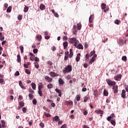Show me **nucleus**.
<instances>
[{
	"instance_id": "1",
	"label": "nucleus",
	"mask_w": 128,
	"mask_h": 128,
	"mask_svg": "<svg viewBox=\"0 0 128 128\" xmlns=\"http://www.w3.org/2000/svg\"><path fill=\"white\" fill-rule=\"evenodd\" d=\"M72 70V67L71 66L68 65L66 68H65L64 70H62L64 74H66V72H70Z\"/></svg>"
},
{
	"instance_id": "2",
	"label": "nucleus",
	"mask_w": 128,
	"mask_h": 128,
	"mask_svg": "<svg viewBox=\"0 0 128 128\" xmlns=\"http://www.w3.org/2000/svg\"><path fill=\"white\" fill-rule=\"evenodd\" d=\"M106 82H107L108 84L110 86H116V82L114 81H112V80L108 78L106 79Z\"/></svg>"
},
{
	"instance_id": "3",
	"label": "nucleus",
	"mask_w": 128,
	"mask_h": 128,
	"mask_svg": "<svg viewBox=\"0 0 128 128\" xmlns=\"http://www.w3.org/2000/svg\"><path fill=\"white\" fill-rule=\"evenodd\" d=\"M112 90H114V94H118V86L114 85L112 86Z\"/></svg>"
},
{
	"instance_id": "4",
	"label": "nucleus",
	"mask_w": 128,
	"mask_h": 128,
	"mask_svg": "<svg viewBox=\"0 0 128 128\" xmlns=\"http://www.w3.org/2000/svg\"><path fill=\"white\" fill-rule=\"evenodd\" d=\"M49 74L50 76H52V78H54L56 76H60L58 74H56L54 72H50Z\"/></svg>"
},
{
	"instance_id": "5",
	"label": "nucleus",
	"mask_w": 128,
	"mask_h": 128,
	"mask_svg": "<svg viewBox=\"0 0 128 128\" xmlns=\"http://www.w3.org/2000/svg\"><path fill=\"white\" fill-rule=\"evenodd\" d=\"M44 78L46 80H47V82H52V78H50L48 76H46Z\"/></svg>"
},
{
	"instance_id": "6",
	"label": "nucleus",
	"mask_w": 128,
	"mask_h": 128,
	"mask_svg": "<svg viewBox=\"0 0 128 128\" xmlns=\"http://www.w3.org/2000/svg\"><path fill=\"white\" fill-rule=\"evenodd\" d=\"M69 42L70 44H74L76 41V38H69Z\"/></svg>"
},
{
	"instance_id": "7",
	"label": "nucleus",
	"mask_w": 128,
	"mask_h": 128,
	"mask_svg": "<svg viewBox=\"0 0 128 128\" xmlns=\"http://www.w3.org/2000/svg\"><path fill=\"white\" fill-rule=\"evenodd\" d=\"M55 91L56 92H58V96L62 97V90L56 88L55 89Z\"/></svg>"
},
{
	"instance_id": "8",
	"label": "nucleus",
	"mask_w": 128,
	"mask_h": 128,
	"mask_svg": "<svg viewBox=\"0 0 128 128\" xmlns=\"http://www.w3.org/2000/svg\"><path fill=\"white\" fill-rule=\"evenodd\" d=\"M74 102L72 101H66L64 102L65 106H70L73 104Z\"/></svg>"
},
{
	"instance_id": "9",
	"label": "nucleus",
	"mask_w": 128,
	"mask_h": 128,
	"mask_svg": "<svg viewBox=\"0 0 128 128\" xmlns=\"http://www.w3.org/2000/svg\"><path fill=\"white\" fill-rule=\"evenodd\" d=\"M80 53H78L77 54V56L76 58V62H80Z\"/></svg>"
},
{
	"instance_id": "10",
	"label": "nucleus",
	"mask_w": 128,
	"mask_h": 128,
	"mask_svg": "<svg viewBox=\"0 0 128 128\" xmlns=\"http://www.w3.org/2000/svg\"><path fill=\"white\" fill-rule=\"evenodd\" d=\"M94 18V14L91 15L90 16V17L89 18V22H90V24H92V22Z\"/></svg>"
},
{
	"instance_id": "11",
	"label": "nucleus",
	"mask_w": 128,
	"mask_h": 128,
	"mask_svg": "<svg viewBox=\"0 0 128 128\" xmlns=\"http://www.w3.org/2000/svg\"><path fill=\"white\" fill-rule=\"evenodd\" d=\"M68 42H64L63 46H64V50H66V48H68Z\"/></svg>"
},
{
	"instance_id": "12",
	"label": "nucleus",
	"mask_w": 128,
	"mask_h": 128,
	"mask_svg": "<svg viewBox=\"0 0 128 128\" xmlns=\"http://www.w3.org/2000/svg\"><path fill=\"white\" fill-rule=\"evenodd\" d=\"M121 96H122V98H126V90H122Z\"/></svg>"
},
{
	"instance_id": "13",
	"label": "nucleus",
	"mask_w": 128,
	"mask_h": 128,
	"mask_svg": "<svg viewBox=\"0 0 128 128\" xmlns=\"http://www.w3.org/2000/svg\"><path fill=\"white\" fill-rule=\"evenodd\" d=\"M74 56V53L72 52V49H70V54L68 58H72Z\"/></svg>"
},
{
	"instance_id": "14",
	"label": "nucleus",
	"mask_w": 128,
	"mask_h": 128,
	"mask_svg": "<svg viewBox=\"0 0 128 128\" xmlns=\"http://www.w3.org/2000/svg\"><path fill=\"white\" fill-rule=\"evenodd\" d=\"M40 8L41 10H46V6L42 4L40 6Z\"/></svg>"
},
{
	"instance_id": "15",
	"label": "nucleus",
	"mask_w": 128,
	"mask_h": 128,
	"mask_svg": "<svg viewBox=\"0 0 128 128\" xmlns=\"http://www.w3.org/2000/svg\"><path fill=\"white\" fill-rule=\"evenodd\" d=\"M16 61L18 62H22V58H20V54L17 55Z\"/></svg>"
},
{
	"instance_id": "16",
	"label": "nucleus",
	"mask_w": 128,
	"mask_h": 128,
	"mask_svg": "<svg viewBox=\"0 0 128 128\" xmlns=\"http://www.w3.org/2000/svg\"><path fill=\"white\" fill-rule=\"evenodd\" d=\"M95 112L96 114H104V112L102 110H96L95 111Z\"/></svg>"
},
{
	"instance_id": "17",
	"label": "nucleus",
	"mask_w": 128,
	"mask_h": 128,
	"mask_svg": "<svg viewBox=\"0 0 128 128\" xmlns=\"http://www.w3.org/2000/svg\"><path fill=\"white\" fill-rule=\"evenodd\" d=\"M60 117L58 116H55L54 118H52V121L53 122H58V118Z\"/></svg>"
},
{
	"instance_id": "18",
	"label": "nucleus",
	"mask_w": 128,
	"mask_h": 128,
	"mask_svg": "<svg viewBox=\"0 0 128 128\" xmlns=\"http://www.w3.org/2000/svg\"><path fill=\"white\" fill-rule=\"evenodd\" d=\"M31 86H32V90H35L36 88V84L32 82Z\"/></svg>"
},
{
	"instance_id": "19",
	"label": "nucleus",
	"mask_w": 128,
	"mask_h": 128,
	"mask_svg": "<svg viewBox=\"0 0 128 128\" xmlns=\"http://www.w3.org/2000/svg\"><path fill=\"white\" fill-rule=\"evenodd\" d=\"M58 82H59L60 84H64V80H62V78H60L58 79Z\"/></svg>"
},
{
	"instance_id": "20",
	"label": "nucleus",
	"mask_w": 128,
	"mask_h": 128,
	"mask_svg": "<svg viewBox=\"0 0 128 128\" xmlns=\"http://www.w3.org/2000/svg\"><path fill=\"white\" fill-rule=\"evenodd\" d=\"M76 48H78V50H84V46H82V44H80L76 46Z\"/></svg>"
},
{
	"instance_id": "21",
	"label": "nucleus",
	"mask_w": 128,
	"mask_h": 128,
	"mask_svg": "<svg viewBox=\"0 0 128 128\" xmlns=\"http://www.w3.org/2000/svg\"><path fill=\"white\" fill-rule=\"evenodd\" d=\"M101 8H102V10H104V8H106V4L104 3H102L101 4Z\"/></svg>"
},
{
	"instance_id": "22",
	"label": "nucleus",
	"mask_w": 128,
	"mask_h": 128,
	"mask_svg": "<svg viewBox=\"0 0 128 128\" xmlns=\"http://www.w3.org/2000/svg\"><path fill=\"white\" fill-rule=\"evenodd\" d=\"M24 12H28V7L26 6H24Z\"/></svg>"
},
{
	"instance_id": "23",
	"label": "nucleus",
	"mask_w": 128,
	"mask_h": 128,
	"mask_svg": "<svg viewBox=\"0 0 128 128\" xmlns=\"http://www.w3.org/2000/svg\"><path fill=\"white\" fill-rule=\"evenodd\" d=\"M47 88H49V89L52 88H54V85L52 84H49L47 86Z\"/></svg>"
},
{
	"instance_id": "24",
	"label": "nucleus",
	"mask_w": 128,
	"mask_h": 128,
	"mask_svg": "<svg viewBox=\"0 0 128 128\" xmlns=\"http://www.w3.org/2000/svg\"><path fill=\"white\" fill-rule=\"evenodd\" d=\"M19 106L20 108H22L23 106H24V103L22 102H19Z\"/></svg>"
},
{
	"instance_id": "25",
	"label": "nucleus",
	"mask_w": 128,
	"mask_h": 128,
	"mask_svg": "<svg viewBox=\"0 0 128 128\" xmlns=\"http://www.w3.org/2000/svg\"><path fill=\"white\" fill-rule=\"evenodd\" d=\"M104 95L105 96H108V91L106 90V89L104 90Z\"/></svg>"
},
{
	"instance_id": "26",
	"label": "nucleus",
	"mask_w": 128,
	"mask_h": 128,
	"mask_svg": "<svg viewBox=\"0 0 128 128\" xmlns=\"http://www.w3.org/2000/svg\"><path fill=\"white\" fill-rule=\"evenodd\" d=\"M110 124H112L114 126H116V120H112L110 121Z\"/></svg>"
},
{
	"instance_id": "27",
	"label": "nucleus",
	"mask_w": 128,
	"mask_h": 128,
	"mask_svg": "<svg viewBox=\"0 0 128 128\" xmlns=\"http://www.w3.org/2000/svg\"><path fill=\"white\" fill-rule=\"evenodd\" d=\"M95 60L96 59L92 58V59L88 62L89 64H92V63L94 62Z\"/></svg>"
},
{
	"instance_id": "28",
	"label": "nucleus",
	"mask_w": 128,
	"mask_h": 128,
	"mask_svg": "<svg viewBox=\"0 0 128 128\" xmlns=\"http://www.w3.org/2000/svg\"><path fill=\"white\" fill-rule=\"evenodd\" d=\"M88 100H90V98L86 96L85 97H84V102H88Z\"/></svg>"
},
{
	"instance_id": "29",
	"label": "nucleus",
	"mask_w": 128,
	"mask_h": 128,
	"mask_svg": "<svg viewBox=\"0 0 128 128\" xmlns=\"http://www.w3.org/2000/svg\"><path fill=\"white\" fill-rule=\"evenodd\" d=\"M32 102L33 104H34V106L36 105V104H38V101L36 100V99L34 98L32 101Z\"/></svg>"
},
{
	"instance_id": "30",
	"label": "nucleus",
	"mask_w": 128,
	"mask_h": 128,
	"mask_svg": "<svg viewBox=\"0 0 128 128\" xmlns=\"http://www.w3.org/2000/svg\"><path fill=\"white\" fill-rule=\"evenodd\" d=\"M38 94L40 96H42L43 94H42V90H38Z\"/></svg>"
},
{
	"instance_id": "31",
	"label": "nucleus",
	"mask_w": 128,
	"mask_h": 128,
	"mask_svg": "<svg viewBox=\"0 0 128 128\" xmlns=\"http://www.w3.org/2000/svg\"><path fill=\"white\" fill-rule=\"evenodd\" d=\"M12 6H10L6 10L7 12H12Z\"/></svg>"
},
{
	"instance_id": "32",
	"label": "nucleus",
	"mask_w": 128,
	"mask_h": 128,
	"mask_svg": "<svg viewBox=\"0 0 128 128\" xmlns=\"http://www.w3.org/2000/svg\"><path fill=\"white\" fill-rule=\"evenodd\" d=\"M76 100H77V102H80V95H76Z\"/></svg>"
},
{
	"instance_id": "33",
	"label": "nucleus",
	"mask_w": 128,
	"mask_h": 128,
	"mask_svg": "<svg viewBox=\"0 0 128 128\" xmlns=\"http://www.w3.org/2000/svg\"><path fill=\"white\" fill-rule=\"evenodd\" d=\"M77 26H78V30H82V24H78Z\"/></svg>"
},
{
	"instance_id": "34",
	"label": "nucleus",
	"mask_w": 128,
	"mask_h": 128,
	"mask_svg": "<svg viewBox=\"0 0 128 128\" xmlns=\"http://www.w3.org/2000/svg\"><path fill=\"white\" fill-rule=\"evenodd\" d=\"M28 96L30 100H32V98H34V94H29Z\"/></svg>"
},
{
	"instance_id": "35",
	"label": "nucleus",
	"mask_w": 128,
	"mask_h": 128,
	"mask_svg": "<svg viewBox=\"0 0 128 128\" xmlns=\"http://www.w3.org/2000/svg\"><path fill=\"white\" fill-rule=\"evenodd\" d=\"M79 42L78 40H76V41L74 42V46H75V48H76L78 46V44Z\"/></svg>"
},
{
	"instance_id": "36",
	"label": "nucleus",
	"mask_w": 128,
	"mask_h": 128,
	"mask_svg": "<svg viewBox=\"0 0 128 128\" xmlns=\"http://www.w3.org/2000/svg\"><path fill=\"white\" fill-rule=\"evenodd\" d=\"M34 66L36 68H40V65H38V62H34Z\"/></svg>"
},
{
	"instance_id": "37",
	"label": "nucleus",
	"mask_w": 128,
	"mask_h": 128,
	"mask_svg": "<svg viewBox=\"0 0 128 128\" xmlns=\"http://www.w3.org/2000/svg\"><path fill=\"white\" fill-rule=\"evenodd\" d=\"M122 60H124V62H126L127 58L126 56H123L122 58Z\"/></svg>"
},
{
	"instance_id": "38",
	"label": "nucleus",
	"mask_w": 128,
	"mask_h": 128,
	"mask_svg": "<svg viewBox=\"0 0 128 128\" xmlns=\"http://www.w3.org/2000/svg\"><path fill=\"white\" fill-rule=\"evenodd\" d=\"M25 72H26L27 74H30V70H28V69H26Z\"/></svg>"
},
{
	"instance_id": "39",
	"label": "nucleus",
	"mask_w": 128,
	"mask_h": 128,
	"mask_svg": "<svg viewBox=\"0 0 128 128\" xmlns=\"http://www.w3.org/2000/svg\"><path fill=\"white\" fill-rule=\"evenodd\" d=\"M44 88V86L42 85H38V90H42V89Z\"/></svg>"
},
{
	"instance_id": "40",
	"label": "nucleus",
	"mask_w": 128,
	"mask_h": 128,
	"mask_svg": "<svg viewBox=\"0 0 128 128\" xmlns=\"http://www.w3.org/2000/svg\"><path fill=\"white\" fill-rule=\"evenodd\" d=\"M36 38L38 40H42V36L40 35H37Z\"/></svg>"
},
{
	"instance_id": "41",
	"label": "nucleus",
	"mask_w": 128,
	"mask_h": 128,
	"mask_svg": "<svg viewBox=\"0 0 128 128\" xmlns=\"http://www.w3.org/2000/svg\"><path fill=\"white\" fill-rule=\"evenodd\" d=\"M20 52H21L22 54V52H24V46H20Z\"/></svg>"
},
{
	"instance_id": "42",
	"label": "nucleus",
	"mask_w": 128,
	"mask_h": 128,
	"mask_svg": "<svg viewBox=\"0 0 128 128\" xmlns=\"http://www.w3.org/2000/svg\"><path fill=\"white\" fill-rule=\"evenodd\" d=\"M118 42V44H121V46H122V44H124V40H119Z\"/></svg>"
},
{
	"instance_id": "43",
	"label": "nucleus",
	"mask_w": 128,
	"mask_h": 128,
	"mask_svg": "<svg viewBox=\"0 0 128 128\" xmlns=\"http://www.w3.org/2000/svg\"><path fill=\"white\" fill-rule=\"evenodd\" d=\"M96 54L95 50L92 51L90 53V56H94V54Z\"/></svg>"
},
{
	"instance_id": "44",
	"label": "nucleus",
	"mask_w": 128,
	"mask_h": 128,
	"mask_svg": "<svg viewBox=\"0 0 128 128\" xmlns=\"http://www.w3.org/2000/svg\"><path fill=\"white\" fill-rule=\"evenodd\" d=\"M18 20H22V16L18 15Z\"/></svg>"
},
{
	"instance_id": "45",
	"label": "nucleus",
	"mask_w": 128,
	"mask_h": 128,
	"mask_svg": "<svg viewBox=\"0 0 128 128\" xmlns=\"http://www.w3.org/2000/svg\"><path fill=\"white\" fill-rule=\"evenodd\" d=\"M120 22V21L118 20H116L114 22V23L116 24H119Z\"/></svg>"
},
{
	"instance_id": "46",
	"label": "nucleus",
	"mask_w": 128,
	"mask_h": 128,
	"mask_svg": "<svg viewBox=\"0 0 128 128\" xmlns=\"http://www.w3.org/2000/svg\"><path fill=\"white\" fill-rule=\"evenodd\" d=\"M14 76H20V72L18 71H16L14 74Z\"/></svg>"
},
{
	"instance_id": "47",
	"label": "nucleus",
	"mask_w": 128,
	"mask_h": 128,
	"mask_svg": "<svg viewBox=\"0 0 128 128\" xmlns=\"http://www.w3.org/2000/svg\"><path fill=\"white\" fill-rule=\"evenodd\" d=\"M40 126H41V128H44V123H42V122H41L40 124Z\"/></svg>"
},
{
	"instance_id": "48",
	"label": "nucleus",
	"mask_w": 128,
	"mask_h": 128,
	"mask_svg": "<svg viewBox=\"0 0 128 128\" xmlns=\"http://www.w3.org/2000/svg\"><path fill=\"white\" fill-rule=\"evenodd\" d=\"M44 116H46V118H50V114H46V112H44Z\"/></svg>"
},
{
	"instance_id": "49",
	"label": "nucleus",
	"mask_w": 128,
	"mask_h": 128,
	"mask_svg": "<svg viewBox=\"0 0 128 128\" xmlns=\"http://www.w3.org/2000/svg\"><path fill=\"white\" fill-rule=\"evenodd\" d=\"M28 90L30 92V94H34V91L33 90H32L30 88H28Z\"/></svg>"
},
{
	"instance_id": "50",
	"label": "nucleus",
	"mask_w": 128,
	"mask_h": 128,
	"mask_svg": "<svg viewBox=\"0 0 128 128\" xmlns=\"http://www.w3.org/2000/svg\"><path fill=\"white\" fill-rule=\"evenodd\" d=\"M4 40V36L2 35V36H0V40L1 42H2Z\"/></svg>"
},
{
	"instance_id": "51",
	"label": "nucleus",
	"mask_w": 128,
	"mask_h": 128,
	"mask_svg": "<svg viewBox=\"0 0 128 128\" xmlns=\"http://www.w3.org/2000/svg\"><path fill=\"white\" fill-rule=\"evenodd\" d=\"M22 110L23 112H24V113L26 112V108H22Z\"/></svg>"
},
{
	"instance_id": "52",
	"label": "nucleus",
	"mask_w": 128,
	"mask_h": 128,
	"mask_svg": "<svg viewBox=\"0 0 128 128\" xmlns=\"http://www.w3.org/2000/svg\"><path fill=\"white\" fill-rule=\"evenodd\" d=\"M47 64H49L50 66H52V61H48L47 62Z\"/></svg>"
},
{
	"instance_id": "53",
	"label": "nucleus",
	"mask_w": 128,
	"mask_h": 128,
	"mask_svg": "<svg viewBox=\"0 0 128 128\" xmlns=\"http://www.w3.org/2000/svg\"><path fill=\"white\" fill-rule=\"evenodd\" d=\"M34 58H35L34 60L37 62H40V58H38L36 57Z\"/></svg>"
},
{
	"instance_id": "54",
	"label": "nucleus",
	"mask_w": 128,
	"mask_h": 128,
	"mask_svg": "<svg viewBox=\"0 0 128 128\" xmlns=\"http://www.w3.org/2000/svg\"><path fill=\"white\" fill-rule=\"evenodd\" d=\"M110 118H114V114H112L110 115V116H109Z\"/></svg>"
},
{
	"instance_id": "55",
	"label": "nucleus",
	"mask_w": 128,
	"mask_h": 128,
	"mask_svg": "<svg viewBox=\"0 0 128 128\" xmlns=\"http://www.w3.org/2000/svg\"><path fill=\"white\" fill-rule=\"evenodd\" d=\"M38 52V49L36 48V49H34L33 50V52L34 54H36Z\"/></svg>"
},
{
	"instance_id": "56",
	"label": "nucleus",
	"mask_w": 128,
	"mask_h": 128,
	"mask_svg": "<svg viewBox=\"0 0 128 128\" xmlns=\"http://www.w3.org/2000/svg\"><path fill=\"white\" fill-rule=\"evenodd\" d=\"M52 50H53V52H54V50H56V48L54 46H53L52 48Z\"/></svg>"
},
{
	"instance_id": "57",
	"label": "nucleus",
	"mask_w": 128,
	"mask_h": 128,
	"mask_svg": "<svg viewBox=\"0 0 128 128\" xmlns=\"http://www.w3.org/2000/svg\"><path fill=\"white\" fill-rule=\"evenodd\" d=\"M88 64H84V68H88Z\"/></svg>"
},
{
	"instance_id": "58",
	"label": "nucleus",
	"mask_w": 128,
	"mask_h": 128,
	"mask_svg": "<svg viewBox=\"0 0 128 128\" xmlns=\"http://www.w3.org/2000/svg\"><path fill=\"white\" fill-rule=\"evenodd\" d=\"M20 86L21 88H22V90H26V88L24 86L23 84L21 85Z\"/></svg>"
},
{
	"instance_id": "59",
	"label": "nucleus",
	"mask_w": 128,
	"mask_h": 128,
	"mask_svg": "<svg viewBox=\"0 0 128 128\" xmlns=\"http://www.w3.org/2000/svg\"><path fill=\"white\" fill-rule=\"evenodd\" d=\"M60 128H66V124H63Z\"/></svg>"
},
{
	"instance_id": "60",
	"label": "nucleus",
	"mask_w": 128,
	"mask_h": 128,
	"mask_svg": "<svg viewBox=\"0 0 128 128\" xmlns=\"http://www.w3.org/2000/svg\"><path fill=\"white\" fill-rule=\"evenodd\" d=\"M54 16L56 18H58V16H59L57 12H55L54 14Z\"/></svg>"
},
{
	"instance_id": "61",
	"label": "nucleus",
	"mask_w": 128,
	"mask_h": 128,
	"mask_svg": "<svg viewBox=\"0 0 128 128\" xmlns=\"http://www.w3.org/2000/svg\"><path fill=\"white\" fill-rule=\"evenodd\" d=\"M70 118H72V120H74V115L72 114L70 116Z\"/></svg>"
},
{
	"instance_id": "62",
	"label": "nucleus",
	"mask_w": 128,
	"mask_h": 128,
	"mask_svg": "<svg viewBox=\"0 0 128 128\" xmlns=\"http://www.w3.org/2000/svg\"><path fill=\"white\" fill-rule=\"evenodd\" d=\"M63 40H68V36H63Z\"/></svg>"
},
{
	"instance_id": "63",
	"label": "nucleus",
	"mask_w": 128,
	"mask_h": 128,
	"mask_svg": "<svg viewBox=\"0 0 128 128\" xmlns=\"http://www.w3.org/2000/svg\"><path fill=\"white\" fill-rule=\"evenodd\" d=\"M125 90H126V92H128V85L126 86Z\"/></svg>"
},
{
	"instance_id": "64",
	"label": "nucleus",
	"mask_w": 128,
	"mask_h": 128,
	"mask_svg": "<svg viewBox=\"0 0 128 128\" xmlns=\"http://www.w3.org/2000/svg\"><path fill=\"white\" fill-rule=\"evenodd\" d=\"M82 92H86V88H82Z\"/></svg>"
}]
</instances>
